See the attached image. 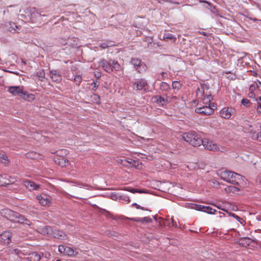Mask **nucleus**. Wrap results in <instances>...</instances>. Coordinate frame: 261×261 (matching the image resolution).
Returning <instances> with one entry per match:
<instances>
[{
  "mask_svg": "<svg viewBox=\"0 0 261 261\" xmlns=\"http://www.w3.org/2000/svg\"><path fill=\"white\" fill-rule=\"evenodd\" d=\"M218 175L223 180L230 184L237 185L241 187L245 186L246 184L245 178L235 172L224 170L218 172Z\"/></svg>",
  "mask_w": 261,
  "mask_h": 261,
  "instance_id": "1",
  "label": "nucleus"
},
{
  "mask_svg": "<svg viewBox=\"0 0 261 261\" xmlns=\"http://www.w3.org/2000/svg\"><path fill=\"white\" fill-rule=\"evenodd\" d=\"M1 215L6 219L15 222L24 223L30 225L29 220L26 219L24 216L18 213L14 212L9 209H4L1 211Z\"/></svg>",
  "mask_w": 261,
  "mask_h": 261,
  "instance_id": "2",
  "label": "nucleus"
},
{
  "mask_svg": "<svg viewBox=\"0 0 261 261\" xmlns=\"http://www.w3.org/2000/svg\"><path fill=\"white\" fill-rule=\"evenodd\" d=\"M182 139L194 146H199L203 142V140L195 132H190L183 134Z\"/></svg>",
  "mask_w": 261,
  "mask_h": 261,
  "instance_id": "3",
  "label": "nucleus"
},
{
  "mask_svg": "<svg viewBox=\"0 0 261 261\" xmlns=\"http://www.w3.org/2000/svg\"><path fill=\"white\" fill-rule=\"evenodd\" d=\"M25 13L29 17L32 22L38 24H40L43 21V18L46 17V15L39 13L34 7L27 8Z\"/></svg>",
  "mask_w": 261,
  "mask_h": 261,
  "instance_id": "4",
  "label": "nucleus"
},
{
  "mask_svg": "<svg viewBox=\"0 0 261 261\" xmlns=\"http://www.w3.org/2000/svg\"><path fill=\"white\" fill-rule=\"evenodd\" d=\"M202 144L203 145L204 148L208 150L212 151H221L224 152L227 150L225 147L222 146H219L217 144L215 143L214 141L205 139L202 140Z\"/></svg>",
  "mask_w": 261,
  "mask_h": 261,
  "instance_id": "5",
  "label": "nucleus"
},
{
  "mask_svg": "<svg viewBox=\"0 0 261 261\" xmlns=\"http://www.w3.org/2000/svg\"><path fill=\"white\" fill-rule=\"evenodd\" d=\"M197 96L198 99H200L204 105L213 106L210 103L212 100V96L211 94L206 93L204 94V89L202 87L198 88L197 90Z\"/></svg>",
  "mask_w": 261,
  "mask_h": 261,
  "instance_id": "6",
  "label": "nucleus"
},
{
  "mask_svg": "<svg viewBox=\"0 0 261 261\" xmlns=\"http://www.w3.org/2000/svg\"><path fill=\"white\" fill-rule=\"evenodd\" d=\"M248 95L249 97L254 98L261 94V83L259 81L253 82L249 87Z\"/></svg>",
  "mask_w": 261,
  "mask_h": 261,
  "instance_id": "7",
  "label": "nucleus"
},
{
  "mask_svg": "<svg viewBox=\"0 0 261 261\" xmlns=\"http://www.w3.org/2000/svg\"><path fill=\"white\" fill-rule=\"evenodd\" d=\"M216 108L214 104H213V106H211L209 105H203L202 107H200L197 108L195 109V112L199 114H201L204 115H210L214 113V109Z\"/></svg>",
  "mask_w": 261,
  "mask_h": 261,
  "instance_id": "8",
  "label": "nucleus"
},
{
  "mask_svg": "<svg viewBox=\"0 0 261 261\" xmlns=\"http://www.w3.org/2000/svg\"><path fill=\"white\" fill-rule=\"evenodd\" d=\"M39 203L43 206H49L51 204L52 198L51 196L45 194H42L36 197Z\"/></svg>",
  "mask_w": 261,
  "mask_h": 261,
  "instance_id": "9",
  "label": "nucleus"
},
{
  "mask_svg": "<svg viewBox=\"0 0 261 261\" xmlns=\"http://www.w3.org/2000/svg\"><path fill=\"white\" fill-rule=\"evenodd\" d=\"M48 75L53 82L59 83L62 81L61 73L58 70H50L49 71Z\"/></svg>",
  "mask_w": 261,
  "mask_h": 261,
  "instance_id": "10",
  "label": "nucleus"
},
{
  "mask_svg": "<svg viewBox=\"0 0 261 261\" xmlns=\"http://www.w3.org/2000/svg\"><path fill=\"white\" fill-rule=\"evenodd\" d=\"M234 112V109L231 107H225L220 112V116L226 119H229Z\"/></svg>",
  "mask_w": 261,
  "mask_h": 261,
  "instance_id": "11",
  "label": "nucleus"
},
{
  "mask_svg": "<svg viewBox=\"0 0 261 261\" xmlns=\"http://www.w3.org/2000/svg\"><path fill=\"white\" fill-rule=\"evenodd\" d=\"M8 91L13 95H19L20 94H27V92H23L22 86H10L8 88Z\"/></svg>",
  "mask_w": 261,
  "mask_h": 261,
  "instance_id": "12",
  "label": "nucleus"
},
{
  "mask_svg": "<svg viewBox=\"0 0 261 261\" xmlns=\"http://www.w3.org/2000/svg\"><path fill=\"white\" fill-rule=\"evenodd\" d=\"M11 232L8 231L3 232L0 234V242L4 244H9L11 242Z\"/></svg>",
  "mask_w": 261,
  "mask_h": 261,
  "instance_id": "13",
  "label": "nucleus"
},
{
  "mask_svg": "<svg viewBox=\"0 0 261 261\" xmlns=\"http://www.w3.org/2000/svg\"><path fill=\"white\" fill-rule=\"evenodd\" d=\"M50 236L61 240H65L67 238V236L64 232L56 229H51Z\"/></svg>",
  "mask_w": 261,
  "mask_h": 261,
  "instance_id": "14",
  "label": "nucleus"
},
{
  "mask_svg": "<svg viewBox=\"0 0 261 261\" xmlns=\"http://www.w3.org/2000/svg\"><path fill=\"white\" fill-rule=\"evenodd\" d=\"M131 62L138 72H142L145 70V66L141 63L140 60L136 58L132 59Z\"/></svg>",
  "mask_w": 261,
  "mask_h": 261,
  "instance_id": "15",
  "label": "nucleus"
},
{
  "mask_svg": "<svg viewBox=\"0 0 261 261\" xmlns=\"http://www.w3.org/2000/svg\"><path fill=\"white\" fill-rule=\"evenodd\" d=\"M99 63L101 67L106 72L110 73L112 71V64L110 63V60L109 61L105 60H101Z\"/></svg>",
  "mask_w": 261,
  "mask_h": 261,
  "instance_id": "16",
  "label": "nucleus"
},
{
  "mask_svg": "<svg viewBox=\"0 0 261 261\" xmlns=\"http://www.w3.org/2000/svg\"><path fill=\"white\" fill-rule=\"evenodd\" d=\"M24 186L30 191L37 190L39 188V185L36 184L34 181L30 180H25L23 181Z\"/></svg>",
  "mask_w": 261,
  "mask_h": 261,
  "instance_id": "17",
  "label": "nucleus"
},
{
  "mask_svg": "<svg viewBox=\"0 0 261 261\" xmlns=\"http://www.w3.org/2000/svg\"><path fill=\"white\" fill-rule=\"evenodd\" d=\"M52 228L48 226H44L42 227H39L37 228V230L38 232L43 234L48 235L50 236Z\"/></svg>",
  "mask_w": 261,
  "mask_h": 261,
  "instance_id": "18",
  "label": "nucleus"
},
{
  "mask_svg": "<svg viewBox=\"0 0 261 261\" xmlns=\"http://www.w3.org/2000/svg\"><path fill=\"white\" fill-rule=\"evenodd\" d=\"M134 85L136 86V90H142L147 85V82L144 79H141L135 82Z\"/></svg>",
  "mask_w": 261,
  "mask_h": 261,
  "instance_id": "19",
  "label": "nucleus"
},
{
  "mask_svg": "<svg viewBox=\"0 0 261 261\" xmlns=\"http://www.w3.org/2000/svg\"><path fill=\"white\" fill-rule=\"evenodd\" d=\"M238 243L240 245L246 247L252 243V240L249 238H243L240 239L239 240Z\"/></svg>",
  "mask_w": 261,
  "mask_h": 261,
  "instance_id": "20",
  "label": "nucleus"
},
{
  "mask_svg": "<svg viewBox=\"0 0 261 261\" xmlns=\"http://www.w3.org/2000/svg\"><path fill=\"white\" fill-rule=\"evenodd\" d=\"M28 261H39L41 259V256L36 252H33L29 254L27 257Z\"/></svg>",
  "mask_w": 261,
  "mask_h": 261,
  "instance_id": "21",
  "label": "nucleus"
},
{
  "mask_svg": "<svg viewBox=\"0 0 261 261\" xmlns=\"http://www.w3.org/2000/svg\"><path fill=\"white\" fill-rule=\"evenodd\" d=\"M155 101L162 106L166 105L168 102V98H164L161 96L156 95L153 97Z\"/></svg>",
  "mask_w": 261,
  "mask_h": 261,
  "instance_id": "22",
  "label": "nucleus"
},
{
  "mask_svg": "<svg viewBox=\"0 0 261 261\" xmlns=\"http://www.w3.org/2000/svg\"><path fill=\"white\" fill-rule=\"evenodd\" d=\"M7 28L9 32L13 33L17 32V29L19 30L18 27L13 22H9L7 24Z\"/></svg>",
  "mask_w": 261,
  "mask_h": 261,
  "instance_id": "23",
  "label": "nucleus"
},
{
  "mask_svg": "<svg viewBox=\"0 0 261 261\" xmlns=\"http://www.w3.org/2000/svg\"><path fill=\"white\" fill-rule=\"evenodd\" d=\"M130 220L135 222H141L142 223H149L151 221V219L149 217H145L144 218H130Z\"/></svg>",
  "mask_w": 261,
  "mask_h": 261,
  "instance_id": "24",
  "label": "nucleus"
},
{
  "mask_svg": "<svg viewBox=\"0 0 261 261\" xmlns=\"http://www.w3.org/2000/svg\"><path fill=\"white\" fill-rule=\"evenodd\" d=\"M56 162L61 167H66L70 164L69 161L64 158L58 159Z\"/></svg>",
  "mask_w": 261,
  "mask_h": 261,
  "instance_id": "25",
  "label": "nucleus"
},
{
  "mask_svg": "<svg viewBox=\"0 0 261 261\" xmlns=\"http://www.w3.org/2000/svg\"><path fill=\"white\" fill-rule=\"evenodd\" d=\"M14 182V181H12L6 178V176L4 177L2 175H0V186H5L7 185H9L11 183Z\"/></svg>",
  "mask_w": 261,
  "mask_h": 261,
  "instance_id": "26",
  "label": "nucleus"
},
{
  "mask_svg": "<svg viewBox=\"0 0 261 261\" xmlns=\"http://www.w3.org/2000/svg\"><path fill=\"white\" fill-rule=\"evenodd\" d=\"M78 254L76 249L74 250L73 248L69 247H67L65 254L68 256H75Z\"/></svg>",
  "mask_w": 261,
  "mask_h": 261,
  "instance_id": "27",
  "label": "nucleus"
},
{
  "mask_svg": "<svg viewBox=\"0 0 261 261\" xmlns=\"http://www.w3.org/2000/svg\"><path fill=\"white\" fill-rule=\"evenodd\" d=\"M163 40L165 41H168L170 40L172 42H175L176 40V38L171 34L167 33L165 34L163 37Z\"/></svg>",
  "mask_w": 261,
  "mask_h": 261,
  "instance_id": "28",
  "label": "nucleus"
},
{
  "mask_svg": "<svg viewBox=\"0 0 261 261\" xmlns=\"http://www.w3.org/2000/svg\"><path fill=\"white\" fill-rule=\"evenodd\" d=\"M110 63L112 64V71L113 70L120 71L121 69V67L118 62L110 60Z\"/></svg>",
  "mask_w": 261,
  "mask_h": 261,
  "instance_id": "29",
  "label": "nucleus"
},
{
  "mask_svg": "<svg viewBox=\"0 0 261 261\" xmlns=\"http://www.w3.org/2000/svg\"><path fill=\"white\" fill-rule=\"evenodd\" d=\"M26 157L31 159H39L40 154L34 151H30L25 154Z\"/></svg>",
  "mask_w": 261,
  "mask_h": 261,
  "instance_id": "30",
  "label": "nucleus"
},
{
  "mask_svg": "<svg viewBox=\"0 0 261 261\" xmlns=\"http://www.w3.org/2000/svg\"><path fill=\"white\" fill-rule=\"evenodd\" d=\"M225 191L226 193H236L240 191V189L238 187L229 186L225 188Z\"/></svg>",
  "mask_w": 261,
  "mask_h": 261,
  "instance_id": "31",
  "label": "nucleus"
},
{
  "mask_svg": "<svg viewBox=\"0 0 261 261\" xmlns=\"http://www.w3.org/2000/svg\"><path fill=\"white\" fill-rule=\"evenodd\" d=\"M37 76L39 80L43 81L45 78V72L43 70H40L37 73Z\"/></svg>",
  "mask_w": 261,
  "mask_h": 261,
  "instance_id": "32",
  "label": "nucleus"
},
{
  "mask_svg": "<svg viewBox=\"0 0 261 261\" xmlns=\"http://www.w3.org/2000/svg\"><path fill=\"white\" fill-rule=\"evenodd\" d=\"M203 212H205V213H207L208 214H213L216 212V210L214 209L211 206H205L204 210H203Z\"/></svg>",
  "mask_w": 261,
  "mask_h": 261,
  "instance_id": "33",
  "label": "nucleus"
},
{
  "mask_svg": "<svg viewBox=\"0 0 261 261\" xmlns=\"http://www.w3.org/2000/svg\"><path fill=\"white\" fill-rule=\"evenodd\" d=\"M172 87L173 89L178 90L181 87V84L178 81H174L172 83Z\"/></svg>",
  "mask_w": 261,
  "mask_h": 261,
  "instance_id": "34",
  "label": "nucleus"
},
{
  "mask_svg": "<svg viewBox=\"0 0 261 261\" xmlns=\"http://www.w3.org/2000/svg\"><path fill=\"white\" fill-rule=\"evenodd\" d=\"M160 88L163 91H168L170 89V86L165 82H162L161 84Z\"/></svg>",
  "mask_w": 261,
  "mask_h": 261,
  "instance_id": "35",
  "label": "nucleus"
},
{
  "mask_svg": "<svg viewBox=\"0 0 261 261\" xmlns=\"http://www.w3.org/2000/svg\"><path fill=\"white\" fill-rule=\"evenodd\" d=\"M136 160H134L132 159H126V162H127L125 166L126 167H133L134 164H135V161Z\"/></svg>",
  "mask_w": 261,
  "mask_h": 261,
  "instance_id": "36",
  "label": "nucleus"
},
{
  "mask_svg": "<svg viewBox=\"0 0 261 261\" xmlns=\"http://www.w3.org/2000/svg\"><path fill=\"white\" fill-rule=\"evenodd\" d=\"M133 167H134L138 169H141L142 168V165L139 161L136 160L135 161V164H133Z\"/></svg>",
  "mask_w": 261,
  "mask_h": 261,
  "instance_id": "37",
  "label": "nucleus"
},
{
  "mask_svg": "<svg viewBox=\"0 0 261 261\" xmlns=\"http://www.w3.org/2000/svg\"><path fill=\"white\" fill-rule=\"evenodd\" d=\"M78 186L81 188L83 187V188H84L88 190H92V186L87 185V184H83V183H80V184H79Z\"/></svg>",
  "mask_w": 261,
  "mask_h": 261,
  "instance_id": "38",
  "label": "nucleus"
},
{
  "mask_svg": "<svg viewBox=\"0 0 261 261\" xmlns=\"http://www.w3.org/2000/svg\"><path fill=\"white\" fill-rule=\"evenodd\" d=\"M251 137L253 140H257L259 141V134L255 132L251 133Z\"/></svg>",
  "mask_w": 261,
  "mask_h": 261,
  "instance_id": "39",
  "label": "nucleus"
},
{
  "mask_svg": "<svg viewBox=\"0 0 261 261\" xmlns=\"http://www.w3.org/2000/svg\"><path fill=\"white\" fill-rule=\"evenodd\" d=\"M66 248H67V247H65L63 245H60V246H59V247H58V250L60 253H63L65 254V252H66Z\"/></svg>",
  "mask_w": 261,
  "mask_h": 261,
  "instance_id": "40",
  "label": "nucleus"
},
{
  "mask_svg": "<svg viewBox=\"0 0 261 261\" xmlns=\"http://www.w3.org/2000/svg\"><path fill=\"white\" fill-rule=\"evenodd\" d=\"M241 103L244 106L247 107L250 103V101L247 98H243L241 101Z\"/></svg>",
  "mask_w": 261,
  "mask_h": 261,
  "instance_id": "41",
  "label": "nucleus"
},
{
  "mask_svg": "<svg viewBox=\"0 0 261 261\" xmlns=\"http://www.w3.org/2000/svg\"><path fill=\"white\" fill-rule=\"evenodd\" d=\"M111 46V45L110 44V43H106V42H104V43H101L100 45H99V46L102 49H105L109 46Z\"/></svg>",
  "mask_w": 261,
  "mask_h": 261,
  "instance_id": "42",
  "label": "nucleus"
},
{
  "mask_svg": "<svg viewBox=\"0 0 261 261\" xmlns=\"http://www.w3.org/2000/svg\"><path fill=\"white\" fill-rule=\"evenodd\" d=\"M7 160V157L4 154L0 153V162L5 163Z\"/></svg>",
  "mask_w": 261,
  "mask_h": 261,
  "instance_id": "43",
  "label": "nucleus"
},
{
  "mask_svg": "<svg viewBox=\"0 0 261 261\" xmlns=\"http://www.w3.org/2000/svg\"><path fill=\"white\" fill-rule=\"evenodd\" d=\"M127 191L130 192H131V193H144V192L143 191L137 190L136 189H132V188L128 189Z\"/></svg>",
  "mask_w": 261,
  "mask_h": 261,
  "instance_id": "44",
  "label": "nucleus"
},
{
  "mask_svg": "<svg viewBox=\"0 0 261 261\" xmlns=\"http://www.w3.org/2000/svg\"><path fill=\"white\" fill-rule=\"evenodd\" d=\"M91 85L93 86L92 90L95 91L98 87L99 84L97 81H95L93 82V83L91 84Z\"/></svg>",
  "mask_w": 261,
  "mask_h": 261,
  "instance_id": "45",
  "label": "nucleus"
},
{
  "mask_svg": "<svg viewBox=\"0 0 261 261\" xmlns=\"http://www.w3.org/2000/svg\"><path fill=\"white\" fill-rule=\"evenodd\" d=\"M92 97L96 100L97 103H100V97L98 95L94 94Z\"/></svg>",
  "mask_w": 261,
  "mask_h": 261,
  "instance_id": "46",
  "label": "nucleus"
},
{
  "mask_svg": "<svg viewBox=\"0 0 261 261\" xmlns=\"http://www.w3.org/2000/svg\"><path fill=\"white\" fill-rule=\"evenodd\" d=\"M25 95H27L28 99L29 100H34L35 99V96H34V95H33L32 94H29L27 92V94H25Z\"/></svg>",
  "mask_w": 261,
  "mask_h": 261,
  "instance_id": "47",
  "label": "nucleus"
},
{
  "mask_svg": "<svg viewBox=\"0 0 261 261\" xmlns=\"http://www.w3.org/2000/svg\"><path fill=\"white\" fill-rule=\"evenodd\" d=\"M74 81L77 82L79 84L82 81V77L80 75H76L74 77Z\"/></svg>",
  "mask_w": 261,
  "mask_h": 261,
  "instance_id": "48",
  "label": "nucleus"
},
{
  "mask_svg": "<svg viewBox=\"0 0 261 261\" xmlns=\"http://www.w3.org/2000/svg\"><path fill=\"white\" fill-rule=\"evenodd\" d=\"M117 162L118 163H120L122 165H123V166H125L126 165V159H124V160H123V159H119L117 160Z\"/></svg>",
  "mask_w": 261,
  "mask_h": 261,
  "instance_id": "49",
  "label": "nucleus"
},
{
  "mask_svg": "<svg viewBox=\"0 0 261 261\" xmlns=\"http://www.w3.org/2000/svg\"><path fill=\"white\" fill-rule=\"evenodd\" d=\"M205 207V206L202 205H198L196 206V209L199 211H201L203 212V210H204V208Z\"/></svg>",
  "mask_w": 261,
  "mask_h": 261,
  "instance_id": "50",
  "label": "nucleus"
},
{
  "mask_svg": "<svg viewBox=\"0 0 261 261\" xmlns=\"http://www.w3.org/2000/svg\"><path fill=\"white\" fill-rule=\"evenodd\" d=\"M256 111L258 114H261V103H258L257 108H256Z\"/></svg>",
  "mask_w": 261,
  "mask_h": 261,
  "instance_id": "51",
  "label": "nucleus"
},
{
  "mask_svg": "<svg viewBox=\"0 0 261 261\" xmlns=\"http://www.w3.org/2000/svg\"><path fill=\"white\" fill-rule=\"evenodd\" d=\"M167 98H168V102H173L177 99V97L175 96H173L170 98L168 97H167Z\"/></svg>",
  "mask_w": 261,
  "mask_h": 261,
  "instance_id": "52",
  "label": "nucleus"
},
{
  "mask_svg": "<svg viewBox=\"0 0 261 261\" xmlns=\"http://www.w3.org/2000/svg\"><path fill=\"white\" fill-rule=\"evenodd\" d=\"M132 206H135L136 208H137V209H141L142 210H146L145 208H144L143 207L140 206L139 205L137 204L136 203L133 204Z\"/></svg>",
  "mask_w": 261,
  "mask_h": 261,
  "instance_id": "53",
  "label": "nucleus"
},
{
  "mask_svg": "<svg viewBox=\"0 0 261 261\" xmlns=\"http://www.w3.org/2000/svg\"><path fill=\"white\" fill-rule=\"evenodd\" d=\"M230 216L233 217V218H234L237 221H238L239 220H240L241 218L234 214H231Z\"/></svg>",
  "mask_w": 261,
  "mask_h": 261,
  "instance_id": "54",
  "label": "nucleus"
},
{
  "mask_svg": "<svg viewBox=\"0 0 261 261\" xmlns=\"http://www.w3.org/2000/svg\"><path fill=\"white\" fill-rule=\"evenodd\" d=\"M167 73L165 72H162L161 73L162 79L164 80L167 77Z\"/></svg>",
  "mask_w": 261,
  "mask_h": 261,
  "instance_id": "55",
  "label": "nucleus"
},
{
  "mask_svg": "<svg viewBox=\"0 0 261 261\" xmlns=\"http://www.w3.org/2000/svg\"><path fill=\"white\" fill-rule=\"evenodd\" d=\"M171 221H172V225L175 227H177V225L176 222L174 221L173 217L171 218Z\"/></svg>",
  "mask_w": 261,
  "mask_h": 261,
  "instance_id": "56",
  "label": "nucleus"
},
{
  "mask_svg": "<svg viewBox=\"0 0 261 261\" xmlns=\"http://www.w3.org/2000/svg\"><path fill=\"white\" fill-rule=\"evenodd\" d=\"M111 198H112V199H116V198H117V196H116V195L115 194H113V193H112V194H111Z\"/></svg>",
  "mask_w": 261,
  "mask_h": 261,
  "instance_id": "57",
  "label": "nucleus"
},
{
  "mask_svg": "<svg viewBox=\"0 0 261 261\" xmlns=\"http://www.w3.org/2000/svg\"><path fill=\"white\" fill-rule=\"evenodd\" d=\"M238 221L242 225L245 223V221L242 218H240V220H239Z\"/></svg>",
  "mask_w": 261,
  "mask_h": 261,
  "instance_id": "58",
  "label": "nucleus"
},
{
  "mask_svg": "<svg viewBox=\"0 0 261 261\" xmlns=\"http://www.w3.org/2000/svg\"><path fill=\"white\" fill-rule=\"evenodd\" d=\"M123 200H125V201H127V202H129V199L128 197H125Z\"/></svg>",
  "mask_w": 261,
  "mask_h": 261,
  "instance_id": "59",
  "label": "nucleus"
},
{
  "mask_svg": "<svg viewBox=\"0 0 261 261\" xmlns=\"http://www.w3.org/2000/svg\"><path fill=\"white\" fill-rule=\"evenodd\" d=\"M167 0H158L159 3H161L162 2H166Z\"/></svg>",
  "mask_w": 261,
  "mask_h": 261,
  "instance_id": "60",
  "label": "nucleus"
},
{
  "mask_svg": "<svg viewBox=\"0 0 261 261\" xmlns=\"http://www.w3.org/2000/svg\"><path fill=\"white\" fill-rule=\"evenodd\" d=\"M201 34H203V35H205V32H202V33H201Z\"/></svg>",
  "mask_w": 261,
  "mask_h": 261,
  "instance_id": "61",
  "label": "nucleus"
},
{
  "mask_svg": "<svg viewBox=\"0 0 261 261\" xmlns=\"http://www.w3.org/2000/svg\"><path fill=\"white\" fill-rule=\"evenodd\" d=\"M259 182H260V184H261V176H260V178H259Z\"/></svg>",
  "mask_w": 261,
  "mask_h": 261,
  "instance_id": "62",
  "label": "nucleus"
},
{
  "mask_svg": "<svg viewBox=\"0 0 261 261\" xmlns=\"http://www.w3.org/2000/svg\"><path fill=\"white\" fill-rule=\"evenodd\" d=\"M260 101H261V96L259 97Z\"/></svg>",
  "mask_w": 261,
  "mask_h": 261,
  "instance_id": "63",
  "label": "nucleus"
},
{
  "mask_svg": "<svg viewBox=\"0 0 261 261\" xmlns=\"http://www.w3.org/2000/svg\"><path fill=\"white\" fill-rule=\"evenodd\" d=\"M56 261H61V260H60V259H58V260H57Z\"/></svg>",
  "mask_w": 261,
  "mask_h": 261,
  "instance_id": "64",
  "label": "nucleus"
}]
</instances>
